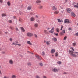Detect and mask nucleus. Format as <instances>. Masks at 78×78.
Returning a JSON list of instances; mask_svg holds the SVG:
<instances>
[{
	"instance_id": "nucleus-1",
	"label": "nucleus",
	"mask_w": 78,
	"mask_h": 78,
	"mask_svg": "<svg viewBox=\"0 0 78 78\" xmlns=\"http://www.w3.org/2000/svg\"><path fill=\"white\" fill-rule=\"evenodd\" d=\"M70 49L72 50H69L68 51V52L69 54L71 55V56H73V57H77V55L76 54H78V52H74L73 51H75V49L73 48L72 47L70 48Z\"/></svg>"
},
{
	"instance_id": "nucleus-2",
	"label": "nucleus",
	"mask_w": 78,
	"mask_h": 78,
	"mask_svg": "<svg viewBox=\"0 0 78 78\" xmlns=\"http://www.w3.org/2000/svg\"><path fill=\"white\" fill-rule=\"evenodd\" d=\"M33 34L32 33L28 32L26 34V36L28 37H31L33 36Z\"/></svg>"
},
{
	"instance_id": "nucleus-3",
	"label": "nucleus",
	"mask_w": 78,
	"mask_h": 78,
	"mask_svg": "<svg viewBox=\"0 0 78 78\" xmlns=\"http://www.w3.org/2000/svg\"><path fill=\"white\" fill-rule=\"evenodd\" d=\"M35 56L38 60H39V61L41 60V56H39V55L37 54H36Z\"/></svg>"
},
{
	"instance_id": "nucleus-4",
	"label": "nucleus",
	"mask_w": 78,
	"mask_h": 78,
	"mask_svg": "<svg viewBox=\"0 0 78 78\" xmlns=\"http://www.w3.org/2000/svg\"><path fill=\"white\" fill-rule=\"evenodd\" d=\"M65 23H71L70 22V21L68 19H66L64 20Z\"/></svg>"
},
{
	"instance_id": "nucleus-5",
	"label": "nucleus",
	"mask_w": 78,
	"mask_h": 78,
	"mask_svg": "<svg viewBox=\"0 0 78 78\" xmlns=\"http://www.w3.org/2000/svg\"><path fill=\"white\" fill-rule=\"evenodd\" d=\"M9 62L10 64L11 65H12L13 64H14V62H13V60L12 59H10L9 60Z\"/></svg>"
},
{
	"instance_id": "nucleus-6",
	"label": "nucleus",
	"mask_w": 78,
	"mask_h": 78,
	"mask_svg": "<svg viewBox=\"0 0 78 78\" xmlns=\"http://www.w3.org/2000/svg\"><path fill=\"white\" fill-rule=\"evenodd\" d=\"M54 29L55 28L54 27H52V29L49 31V33H53Z\"/></svg>"
},
{
	"instance_id": "nucleus-7",
	"label": "nucleus",
	"mask_w": 78,
	"mask_h": 78,
	"mask_svg": "<svg viewBox=\"0 0 78 78\" xmlns=\"http://www.w3.org/2000/svg\"><path fill=\"white\" fill-rule=\"evenodd\" d=\"M52 71L54 72H59V70L58 69H57L56 68H55L52 70Z\"/></svg>"
},
{
	"instance_id": "nucleus-8",
	"label": "nucleus",
	"mask_w": 78,
	"mask_h": 78,
	"mask_svg": "<svg viewBox=\"0 0 78 78\" xmlns=\"http://www.w3.org/2000/svg\"><path fill=\"white\" fill-rule=\"evenodd\" d=\"M57 9V8H56L55 6H53L52 7V10L53 11H56Z\"/></svg>"
},
{
	"instance_id": "nucleus-9",
	"label": "nucleus",
	"mask_w": 78,
	"mask_h": 78,
	"mask_svg": "<svg viewBox=\"0 0 78 78\" xmlns=\"http://www.w3.org/2000/svg\"><path fill=\"white\" fill-rule=\"evenodd\" d=\"M67 11L68 13H70V12H72V10H71V9L70 8H68L67 9Z\"/></svg>"
},
{
	"instance_id": "nucleus-10",
	"label": "nucleus",
	"mask_w": 78,
	"mask_h": 78,
	"mask_svg": "<svg viewBox=\"0 0 78 78\" xmlns=\"http://www.w3.org/2000/svg\"><path fill=\"white\" fill-rule=\"evenodd\" d=\"M30 20L31 22H33V21H34L35 20V19L34 17H32L30 18Z\"/></svg>"
},
{
	"instance_id": "nucleus-11",
	"label": "nucleus",
	"mask_w": 78,
	"mask_h": 78,
	"mask_svg": "<svg viewBox=\"0 0 78 78\" xmlns=\"http://www.w3.org/2000/svg\"><path fill=\"white\" fill-rule=\"evenodd\" d=\"M59 12L58 11H56L54 12V14H58Z\"/></svg>"
},
{
	"instance_id": "nucleus-12",
	"label": "nucleus",
	"mask_w": 78,
	"mask_h": 78,
	"mask_svg": "<svg viewBox=\"0 0 78 78\" xmlns=\"http://www.w3.org/2000/svg\"><path fill=\"white\" fill-rule=\"evenodd\" d=\"M2 17H5V16H7V15L6 14V13H2L1 14Z\"/></svg>"
},
{
	"instance_id": "nucleus-13",
	"label": "nucleus",
	"mask_w": 78,
	"mask_h": 78,
	"mask_svg": "<svg viewBox=\"0 0 78 78\" xmlns=\"http://www.w3.org/2000/svg\"><path fill=\"white\" fill-rule=\"evenodd\" d=\"M8 6H11V3H10V1H8L7 3Z\"/></svg>"
},
{
	"instance_id": "nucleus-14",
	"label": "nucleus",
	"mask_w": 78,
	"mask_h": 78,
	"mask_svg": "<svg viewBox=\"0 0 78 78\" xmlns=\"http://www.w3.org/2000/svg\"><path fill=\"white\" fill-rule=\"evenodd\" d=\"M27 43L28 44H29V45H32V43H31L30 41H27Z\"/></svg>"
},
{
	"instance_id": "nucleus-15",
	"label": "nucleus",
	"mask_w": 78,
	"mask_h": 78,
	"mask_svg": "<svg viewBox=\"0 0 78 78\" xmlns=\"http://www.w3.org/2000/svg\"><path fill=\"white\" fill-rule=\"evenodd\" d=\"M52 40L55 42H57V39L56 38L54 37L52 38Z\"/></svg>"
},
{
	"instance_id": "nucleus-16",
	"label": "nucleus",
	"mask_w": 78,
	"mask_h": 78,
	"mask_svg": "<svg viewBox=\"0 0 78 78\" xmlns=\"http://www.w3.org/2000/svg\"><path fill=\"white\" fill-rule=\"evenodd\" d=\"M44 32L45 34H48V31L47 30H44Z\"/></svg>"
},
{
	"instance_id": "nucleus-17",
	"label": "nucleus",
	"mask_w": 78,
	"mask_h": 78,
	"mask_svg": "<svg viewBox=\"0 0 78 78\" xmlns=\"http://www.w3.org/2000/svg\"><path fill=\"white\" fill-rule=\"evenodd\" d=\"M50 41H46V44L47 45H50Z\"/></svg>"
},
{
	"instance_id": "nucleus-18",
	"label": "nucleus",
	"mask_w": 78,
	"mask_h": 78,
	"mask_svg": "<svg viewBox=\"0 0 78 78\" xmlns=\"http://www.w3.org/2000/svg\"><path fill=\"white\" fill-rule=\"evenodd\" d=\"M55 51V49H52L51 51V53H54Z\"/></svg>"
},
{
	"instance_id": "nucleus-19",
	"label": "nucleus",
	"mask_w": 78,
	"mask_h": 78,
	"mask_svg": "<svg viewBox=\"0 0 78 78\" xmlns=\"http://www.w3.org/2000/svg\"><path fill=\"white\" fill-rule=\"evenodd\" d=\"M43 8V6H42V5H39L38 6V8H39V9H41H41H42V8Z\"/></svg>"
},
{
	"instance_id": "nucleus-20",
	"label": "nucleus",
	"mask_w": 78,
	"mask_h": 78,
	"mask_svg": "<svg viewBox=\"0 0 78 78\" xmlns=\"http://www.w3.org/2000/svg\"><path fill=\"white\" fill-rule=\"evenodd\" d=\"M38 24L37 23H35L34 25V26L35 27V28H37L38 27Z\"/></svg>"
},
{
	"instance_id": "nucleus-21",
	"label": "nucleus",
	"mask_w": 78,
	"mask_h": 78,
	"mask_svg": "<svg viewBox=\"0 0 78 78\" xmlns=\"http://www.w3.org/2000/svg\"><path fill=\"white\" fill-rule=\"evenodd\" d=\"M56 31L57 33H59V29L58 28H57L56 29Z\"/></svg>"
},
{
	"instance_id": "nucleus-22",
	"label": "nucleus",
	"mask_w": 78,
	"mask_h": 78,
	"mask_svg": "<svg viewBox=\"0 0 78 78\" xmlns=\"http://www.w3.org/2000/svg\"><path fill=\"white\" fill-rule=\"evenodd\" d=\"M20 28L21 30L23 32H25V30H24V29L23 28V27H21Z\"/></svg>"
},
{
	"instance_id": "nucleus-23",
	"label": "nucleus",
	"mask_w": 78,
	"mask_h": 78,
	"mask_svg": "<svg viewBox=\"0 0 78 78\" xmlns=\"http://www.w3.org/2000/svg\"><path fill=\"white\" fill-rule=\"evenodd\" d=\"M71 16H73V17H75V14L73 12L71 13Z\"/></svg>"
},
{
	"instance_id": "nucleus-24",
	"label": "nucleus",
	"mask_w": 78,
	"mask_h": 78,
	"mask_svg": "<svg viewBox=\"0 0 78 78\" xmlns=\"http://www.w3.org/2000/svg\"><path fill=\"white\" fill-rule=\"evenodd\" d=\"M39 64L41 67H42V66L44 65V64H43L42 62L39 63Z\"/></svg>"
},
{
	"instance_id": "nucleus-25",
	"label": "nucleus",
	"mask_w": 78,
	"mask_h": 78,
	"mask_svg": "<svg viewBox=\"0 0 78 78\" xmlns=\"http://www.w3.org/2000/svg\"><path fill=\"white\" fill-rule=\"evenodd\" d=\"M31 6H29L27 8L28 10H31Z\"/></svg>"
},
{
	"instance_id": "nucleus-26",
	"label": "nucleus",
	"mask_w": 78,
	"mask_h": 78,
	"mask_svg": "<svg viewBox=\"0 0 78 78\" xmlns=\"http://www.w3.org/2000/svg\"><path fill=\"white\" fill-rule=\"evenodd\" d=\"M41 2L40 0H37L36 2L37 3H39Z\"/></svg>"
},
{
	"instance_id": "nucleus-27",
	"label": "nucleus",
	"mask_w": 78,
	"mask_h": 78,
	"mask_svg": "<svg viewBox=\"0 0 78 78\" xmlns=\"http://www.w3.org/2000/svg\"><path fill=\"white\" fill-rule=\"evenodd\" d=\"M9 28H10V29H11V30H13L14 28L11 26H10Z\"/></svg>"
},
{
	"instance_id": "nucleus-28",
	"label": "nucleus",
	"mask_w": 78,
	"mask_h": 78,
	"mask_svg": "<svg viewBox=\"0 0 78 78\" xmlns=\"http://www.w3.org/2000/svg\"><path fill=\"white\" fill-rule=\"evenodd\" d=\"M74 7L75 8H78V3L77 4V5H74Z\"/></svg>"
},
{
	"instance_id": "nucleus-29",
	"label": "nucleus",
	"mask_w": 78,
	"mask_h": 78,
	"mask_svg": "<svg viewBox=\"0 0 78 78\" xmlns=\"http://www.w3.org/2000/svg\"><path fill=\"white\" fill-rule=\"evenodd\" d=\"M12 78H16V75H13L12 76Z\"/></svg>"
},
{
	"instance_id": "nucleus-30",
	"label": "nucleus",
	"mask_w": 78,
	"mask_h": 78,
	"mask_svg": "<svg viewBox=\"0 0 78 78\" xmlns=\"http://www.w3.org/2000/svg\"><path fill=\"white\" fill-rule=\"evenodd\" d=\"M8 22L9 23H12V20H9L8 21Z\"/></svg>"
},
{
	"instance_id": "nucleus-31",
	"label": "nucleus",
	"mask_w": 78,
	"mask_h": 78,
	"mask_svg": "<svg viewBox=\"0 0 78 78\" xmlns=\"http://www.w3.org/2000/svg\"><path fill=\"white\" fill-rule=\"evenodd\" d=\"M3 2V0H0V3L1 4H2Z\"/></svg>"
},
{
	"instance_id": "nucleus-32",
	"label": "nucleus",
	"mask_w": 78,
	"mask_h": 78,
	"mask_svg": "<svg viewBox=\"0 0 78 78\" xmlns=\"http://www.w3.org/2000/svg\"><path fill=\"white\" fill-rule=\"evenodd\" d=\"M57 64H61V62L59 61L57 62Z\"/></svg>"
},
{
	"instance_id": "nucleus-33",
	"label": "nucleus",
	"mask_w": 78,
	"mask_h": 78,
	"mask_svg": "<svg viewBox=\"0 0 78 78\" xmlns=\"http://www.w3.org/2000/svg\"><path fill=\"white\" fill-rule=\"evenodd\" d=\"M58 52L56 53L55 54V56H56V57L58 56Z\"/></svg>"
},
{
	"instance_id": "nucleus-34",
	"label": "nucleus",
	"mask_w": 78,
	"mask_h": 78,
	"mask_svg": "<svg viewBox=\"0 0 78 78\" xmlns=\"http://www.w3.org/2000/svg\"><path fill=\"white\" fill-rule=\"evenodd\" d=\"M76 45V43H74L73 44V46H75V45Z\"/></svg>"
},
{
	"instance_id": "nucleus-35",
	"label": "nucleus",
	"mask_w": 78,
	"mask_h": 78,
	"mask_svg": "<svg viewBox=\"0 0 78 78\" xmlns=\"http://www.w3.org/2000/svg\"><path fill=\"white\" fill-rule=\"evenodd\" d=\"M60 35H61L62 36V35H64V33H63L62 32H61L60 33Z\"/></svg>"
},
{
	"instance_id": "nucleus-36",
	"label": "nucleus",
	"mask_w": 78,
	"mask_h": 78,
	"mask_svg": "<svg viewBox=\"0 0 78 78\" xmlns=\"http://www.w3.org/2000/svg\"><path fill=\"white\" fill-rule=\"evenodd\" d=\"M34 13V12H30V15H33Z\"/></svg>"
},
{
	"instance_id": "nucleus-37",
	"label": "nucleus",
	"mask_w": 78,
	"mask_h": 78,
	"mask_svg": "<svg viewBox=\"0 0 78 78\" xmlns=\"http://www.w3.org/2000/svg\"><path fill=\"white\" fill-rule=\"evenodd\" d=\"M57 20H58V21L59 22H61V20L59 19H57Z\"/></svg>"
},
{
	"instance_id": "nucleus-38",
	"label": "nucleus",
	"mask_w": 78,
	"mask_h": 78,
	"mask_svg": "<svg viewBox=\"0 0 78 78\" xmlns=\"http://www.w3.org/2000/svg\"><path fill=\"white\" fill-rule=\"evenodd\" d=\"M27 65L28 66H31V63H30V62L28 63H27Z\"/></svg>"
},
{
	"instance_id": "nucleus-39",
	"label": "nucleus",
	"mask_w": 78,
	"mask_h": 78,
	"mask_svg": "<svg viewBox=\"0 0 78 78\" xmlns=\"http://www.w3.org/2000/svg\"><path fill=\"white\" fill-rule=\"evenodd\" d=\"M75 35L76 36H78V32L76 33L75 34Z\"/></svg>"
},
{
	"instance_id": "nucleus-40",
	"label": "nucleus",
	"mask_w": 78,
	"mask_h": 78,
	"mask_svg": "<svg viewBox=\"0 0 78 78\" xmlns=\"http://www.w3.org/2000/svg\"><path fill=\"white\" fill-rule=\"evenodd\" d=\"M9 40L10 42H12V38H10Z\"/></svg>"
},
{
	"instance_id": "nucleus-41",
	"label": "nucleus",
	"mask_w": 78,
	"mask_h": 78,
	"mask_svg": "<svg viewBox=\"0 0 78 78\" xmlns=\"http://www.w3.org/2000/svg\"><path fill=\"white\" fill-rule=\"evenodd\" d=\"M63 27H64V26H61V30H62V28H63Z\"/></svg>"
},
{
	"instance_id": "nucleus-42",
	"label": "nucleus",
	"mask_w": 78,
	"mask_h": 78,
	"mask_svg": "<svg viewBox=\"0 0 78 78\" xmlns=\"http://www.w3.org/2000/svg\"><path fill=\"white\" fill-rule=\"evenodd\" d=\"M42 55H43V56H44V55H45V52H42Z\"/></svg>"
},
{
	"instance_id": "nucleus-43",
	"label": "nucleus",
	"mask_w": 78,
	"mask_h": 78,
	"mask_svg": "<svg viewBox=\"0 0 78 78\" xmlns=\"http://www.w3.org/2000/svg\"><path fill=\"white\" fill-rule=\"evenodd\" d=\"M19 14L20 15H22V14H23V12H20L19 13Z\"/></svg>"
},
{
	"instance_id": "nucleus-44",
	"label": "nucleus",
	"mask_w": 78,
	"mask_h": 78,
	"mask_svg": "<svg viewBox=\"0 0 78 78\" xmlns=\"http://www.w3.org/2000/svg\"><path fill=\"white\" fill-rule=\"evenodd\" d=\"M34 36H35V37H36V38H37V37H38L37 36L36 34H35L34 35Z\"/></svg>"
},
{
	"instance_id": "nucleus-45",
	"label": "nucleus",
	"mask_w": 78,
	"mask_h": 78,
	"mask_svg": "<svg viewBox=\"0 0 78 78\" xmlns=\"http://www.w3.org/2000/svg\"><path fill=\"white\" fill-rule=\"evenodd\" d=\"M36 78H40V77H39V76H38V75L36 76Z\"/></svg>"
},
{
	"instance_id": "nucleus-46",
	"label": "nucleus",
	"mask_w": 78,
	"mask_h": 78,
	"mask_svg": "<svg viewBox=\"0 0 78 78\" xmlns=\"http://www.w3.org/2000/svg\"><path fill=\"white\" fill-rule=\"evenodd\" d=\"M67 39V36H65L64 38V40H66Z\"/></svg>"
},
{
	"instance_id": "nucleus-47",
	"label": "nucleus",
	"mask_w": 78,
	"mask_h": 78,
	"mask_svg": "<svg viewBox=\"0 0 78 78\" xmlns=\"http://www.w3.org/2000/svg\"><path fill=\"white\" fill-rule=\"evenodd\" d=\"M19 21H20V22H22V19H21V18H19Z\"/></svg>"
},
{
	"instance_id": "nucleus-48",
	"label": "nucleus",
	"mask_w": 78,
	"mask_h": 78,
	"mask_svg": "<svg viewBox=\"0 0 78 78\" xmlns=\"http://www.w3.org/2000/svg\"><path fill=\"white\" fill-rule=\"evenodd\" d=\"M66 32V31H65V30H62V33H65Z\"/></svg>"
},
{
	"instance_id": "nucleus-49",
	"label": "nucleus",
	"mask_w": 78,
	"mask_h": 78,
	"mask_svg": "<svg viewBox=\"0 0 78 78\" xmlns=\"http://www.w3.org/2000/svg\"><path fill=\"white\" fill-rule=\"evenodd\" d=\"M2 54H5V51H3V52H2Z\"/></svg>"
},
{
	"instance_id": "nucleus-50",
	"label": "nucleus",
	"mask_w": 78,
	"mask_h": 78,
	"mask_svg": "<svg viewBox=\"0 0 78 78\" xmlns=\"http://www.w3.org/2000/svg\"><path fill=\"white\" fill-rule=\"evenodd\" d=\"M17 45H18V46H21V44H17Z\"/></svg>"
},
{
	"instance_id": "nucleus-51",
	"label": "nucleus",
	"mask_w": 78,
	"mask_h": 78,
	"mask_svg": "<svg viewBox=\"0 0 78 78\" xmlns=\"http://www.w3.org/2000/svg\"><path fill=\"white\" fill-rule=\"evenodd\" d=\"M43 78H47L46 76H43Z\"/></svg>"
},
{
	"instance_id": "nucleus-52",
	"label": "nucleus",
	"mask_w": 78,
	"mask_h": 78,
	"mask_svg": "<svg viewBox=\"0 0 78 78\" xmlns=\"http://www.w3.org/2000/svg\"><path fill=\"white\" fill-rule=\"evenodd\" d=\"M15 42H16V43H19V42L18 41H15Z\"/></svg>"
},
{
	"instance_id": "nucleus-53",
	"label": "nucleus",
	"mask_w": 78,
	"mask_h": 78,
	"mask_svg": "<svg viewBox=\"0 0 78 78\" xmlns=\"http://www.w3.org/2000/svg\"><path fill=\"white\" fill-rule=\"evenodd\" d=\"M55 36H58V33H57L56 34H55Z\"/></svg>"
},
{
	"instance_id": "nucleus-54",
	"label": "nucleus",
	"mask_w": 78,
	"mask_h": 78,
	"mask_svg": "<svg viewBox=\"0 0 78 78\" xmlns=\"http://www.w3.org/2000/svg\"><path fill=\"white\" fill-rule=\"evenodd\" d=\"M16 31H18V30H19V29H18L17 27L16 28Z\"/></svg>"
},
{
	"instance_id": "nucleus-55",
	"label": "nucleus",
	"mask_w": 78,
	"mask_h": 78,
	"mask_svg": "<svg viewBox=\"0 0 78 78\" xmlns=\"http://www.w3.org/2000/svg\"><path fill=\"white\" fill-rule=\"evenodd\" d=\"M68 30H69V31H70V30H71V28H68Z\"/></svg>"
},
{
	"instance_id": "nucleus-56",
	"label": "nucleus",
	"mask_w": 78,
	"mask_h": 78,
	"mask_svg": "<svg viewBox=\"0 0 78 78\" xmlns=\"http://www.w3.org/2000/svg\"><path fill=\"white\" fill-rule=\"evenodd\" d=\"M37 22H38V23H39V20H37Z\"/></svg>"
},
{
	"instance_id": "nucleus-57",
	"label": "nucleus",
	"mask_w": 78,
	"mask_h": 78,
	"mask_svg": "<svg viewBox=\"0 0 78 78\" xmlns=\"http://www.w3.org/2000/svg\"><path fill=\"white\" fill-rule=\"evenodd\" d=\"M0 34H2V32L0 31Z\"/></svg>"
},
{
	"instance_id": "nucleus-58",
	"label": "nucleus",
	"mask_w": 78,
	"mask_h": 78,
	"mask_svg": "<svg viewBox=\"0 0 78 78\" xmlns=\"http://www.w3.org/2000/svg\"><path fill=\"white\" fill-rule=\"evenodd\" d=\"M15 45V43L14 42H13L12 43V45Z\"/></svg>"
},
{
	"instance_id": "nucleus-59",
	"label": "nucleus",
	"mask_w": 78,
	"mask_h": 78,
	"mask_svg": "<svg viewBox=\"0 0 78 78\" xmlns=\"http://www.w3.org/2000/svg\"><path fill=\"white\" fill-rule=\"evenodd\" d=\"M68 1V0H65V2H66V3H67V2Z\"/></svg>"
},
{
	"instance_id": "nucleus-60",
	"label": "nucleus",
	"mask_w": 78,
	"mask_h": 78,
	"mask_svg": "<svg viewBox=\"0 0 78 78\" xmlns=\"http://www.w3.org/2000/svg\"><path fill=\"white\" fill-rule=\"evenodd\" d=\"M13 18L14 19H16V16H13Z\"/></svg>"
},
{
	"instance_id": "nucleus-61",
	"label": "nucleus",
	"mask_w": 78,
	"mask_h": 78,
	"mask_svg": "<svg viewBox=\"0 0 78 78\" xmlns=\"http://www.w3.org/2000/svg\"><path fill=\"white\" fill-rule=\"evenodd\" d=\"M4 78H9L8 77H6V76H4Z\"/></svg>"
},
{
	"instance_id": "nucleus-62",
	"label": "nucleus",
	"mask_w": 78,
	"mask_h": 78,
	"mask_svg": "<svg viewBox=\"0 0 78 78\" xmlns=\"http://www.w3.org/2000/svg\"><path fill=\"white\" fill-rule=\"evenodd\" d=\"M15 46H16V45H17V44L15 43Z\"/></svg>"
},
{
	"instance_id": "nucleus-63",
	"label": "nucleus",
	"mask_w": 78,
	"mask_h": 78,
	"mask_svg": "<svg viewBox=\"0 0 78 78\" xmlns=\"http://www.w3.org/2000/svg\"><path fill=\"white\" fill-rule=\"evenodd\" d=\"M36 17L37 18H38V16L37 15H36Z\"/></svg>"
},
{
	"instance_id": "nucleus-64",
	"label": "nucleus",
	"mask_w": 78,
	"mask_h": 78,
	"mask_svg": "<svg viewBox=\"0 0 78 78\" xmlns=\"http://www.w3.org/2000/svg\"><path fill=\"white\" fill-rule=\"evenodd\" d=\"M61 12L62 13V14H63V11H61Z\"/></svg>"
}]
</instances>
